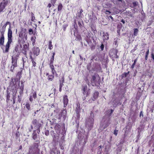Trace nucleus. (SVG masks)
Returning a JSON list of instances; mask_svg holds the SVG:
<instances>
[{
  "label": "nucleus",
  "instance_id": "obj_9",
  "mask_svg": "<svg viewBox=\"0 0 154 154\" xmlns=\"http://www.w3.org/2000/svg\"><path fill=\"white\" fill-rule=\"evenodd\" d=\"M29 50V44H25L23 45V47L22 49V53L27 58V52Z\"/></svg>",
  "mask_w": 154,
  "mask_h": 154
},
{
  "label": "nucleus",
  "instance_id": "obj_62",
  "mask_svg": "<svg viewBox=\"0 0 154 154\" xmlns=\"http://www.w3.org/2000/svg\"><path fill=\"white\" fill-rule=\"evenodd\" d=\"M23 91L22 90L20 91L19 92V93L20 94V95L22 96V94H23Z\"/></svg>",
  "mask_w": 154,
  "mask_h": 154
},
{
  "label": "nucleus",
  "instance_id": "obj_24",
  "mask_svg": "<svg viewBox=\"0 0 154 154\" xmlns=\"http://www.w3.org/2000/svg\"><path fill=\"white\" fill-rule=\"evenodd\" d=\"M31 60V62L32 64V67H35L36 66V59L35 57H34V58L30 59Z\"/></svg>",
  "mask_w": 154,
  "mask_h": 154
},
{
  "label": "nucleus",
  "instance_id": "obj_30",
  "mask_svg": "<svg viewBox=\"0 0 154 154\" xmlns=\"http://www.w3.org/2000/svg\"><path fill=\"white\" fill-rule=\"evenodd\" d=\"M54 58L51 57L50 60H49V65H53L54 61Z\"/></svg>",
  "mask_w": 154,
  "mask_h": 154
},
{
  "label": "nucleus",
  "instance_id": "obj_27",
  "mask_svg": "<svg viewBox=\"0 0 154 154\" xmlns=\"http://www.w3.org/2000/svg\"><path fill=\"white\" fill-rule=\"evenodd\" d=\"M32 138L34 140H35L37 138V134L36 130H34L32 134Z\"/></svg>",
  "mask_w": 154,
  "mask_h": 154
},
{
  "label": "nucleus",
  "instance_id": "obj_54",
  "mask_svg": "<svg viewBox=\"0 0 154 154\" xmlns=\"http://www.w3.org/2000/svg\"><path fill=\"white\" fill-rule=\"evenodd\" d=\"M60 85H59V87H62L64 85H63V83L62 82H59Z\"/></svg>",
  "mask_w": 154,
  "mask_h": 154
},
{
  "label": "nucleus",
  "instance_id": "obj_12",
  "mask_svg": "<svg viewBox=\"0 0 154 154\" xmlns=\"http://www.w3.org/2000/svg\"><path fill=\"white\" fill-rule=\"evenodd\" d=\"M13 56L19 57L20 55V52L19 50V48L18 45L15 48L14 50L13 51Z\"/></svg>",
  "mask_w": 154,
  "mask_h": 154
},
{
  "label": "nucleus",
  "instance_id": "obj_3",
  "mask_svg": "<svg viewBox=\"0 0 154 154\" xmlns=\"http://www.w3.org/2000/svg\"><path fill=\"white\" fill-rule=\"evenodd\" d=\"M19 57L12 56L11 58V65L10 67V70L11 71L13 72L14 68L17 66V60Z\"/></svg>",
  "mask_w": 154,
  "mask_h": 154
},
{
  "label": "nucleus",
  "instance_id": "obj_11",
  "mask_svg": "<svg viewBox=\"0 0 154 154\" xmlns=\"http://www.w3.org/2000/svg\"><path fill=\"white\" fill-rule=\"evenodd\" d=\"M80 104L79 102H78L76 103V106L75 109V111L77 115V117L78 118H79L80 117Z\"/></svg>",
  "mask_w": 154,
  "mask_h": 154
},
{
  "label": "nucleus",
  "instance_id": "obj_60",
  "mask_svg": "<svg viewBox=\"0 0 154 154\" xmlns=\"http://www.w3.org/2000/svg\"><path fill=\"white\" fill-rule=\"evenodd\" d=\"M149 49H148L147 51L146 52L145 55H148L149 54Z\"/></svg>",
  "mask_w": 154,
  "mask_h": 154
},
{
  "label": "nucleus",
  "instance_id": "obj_5",
  "mask_svg": "<svg viewBox=\"0 0 154 154\" xmlns=\"http://www.w3.org/2000/svg\"><path fill=\"white\" fill-rule=\"evenodd\" d=\"M82 93L85 96L83 100H84L86 99L85 97H87L90 94V89H88L87 86L86 85H82L81 89Z\"/></svg>",
  "mask_w": 154,
  "mask_h": 154
},
{
  "label": "nucleus",
  "instance_id": "obj_25",
  "mask_svg": "<svg viewBox=\"0 0 154 154\" xmlns=\"http://www.w3.org/2000/svg\"><path fill=\"white\" fill-rule=\"evenodd\" d=\"M48 75V80L49 81H52L54 78V74L50 75H48V73H47L46 74V75Z\"/></svg>",
  "mask_w": 154,
  "mask_h": 154
},
{
  "label": "nucleus",
  "instance_id": "obj_6",
  "mask_svg": "<svg viewBox=\"0 0 154 154\" xmlns=\"http://www.w3.org/2000/svg\"><path fill=\"white\" fill-rule=\"evenodd\" d=\"M8 4V0H3L0 3V14L5 11V7Z\"/></svg>",
  "mask_w": 154,
  "mask_h": 154
},
{
  "label": "nucleus",
  "instance_id": "obj_18",
  "mask_svg": "<svg viewBox=\"0 0 154 154\" xmlns=\"http://www.w3.org/2000/svg\"><path fill=\"white\" fill-rule=\"evenodd\" d=\"M9 25L11 27V23L8 21H7L6 23L2 27L1 29H0V31L3 32H5V31L6 27L7 25Z\"/></svg>",
  "mask_w": 154,
  "mask_h": 154
},
{
  "label": "nucleus",
  "instance_id": "obj_33",
  "mask_svg": "<svg viewBox=\"0 0 154 154\" xmlns=\"http://www.w3.org/2000/svg\"><path fill=\"white\" fill-rule=\"evenodd\" d=\"M138 31V30L137 28L134 29V36H137V33Z\"/></svg>",
  "mask_w": 154,
  "mask_h": 154
},
{
  "label": "nucleus",
  "instance_id": "obj_61",
  "mask_svg": "<svg viewBox=\"0 0 154 154\" xmlns=\"http://www.w3.org/2000/svg\"><path fill=\"white\" fill-rule=\"evenodd\" d=\"M17 75H19L20 76L22 75V71H21L19 72H18Z\"/></svg>",
  "mask_w": 154,
  "mask_h": 154
},
{
  "label": "nucleus",
  "instance_id": "obj_16",
  "mask_svg": "<svg viewBox=\"0 0 154 154\" xmlns=\"http://www.w3.org/2000/svg\"><path fill=\"white\" fill-rule=\"evenodd\" d=\"M27 39V38H18V42L19 44H20V47L21 48L22 47V45L25 43Z\"/></svg>",
  "mask_w": 154,
  "mask_h": 154
},
{
  "label": "nucleus",
  "instance_id": "obj_48",
  "mask_svg": "<svg viewBox=\"0 0 154 154\" xmlns=\"http://www.w3.org/2000/svg\"><path fill=\"white\" fill-rule=\"evenodd\" d=\"M68 26V24H66L64 25H63V29L64 31H65L66 30V27Z\"/></svg>",
  "mask_w": 154,
  "mask_h": 154
},
{
  "label": "nucleus",
  "instance_id": "obj_22",
  "mask_svg": "<svg viewBox=\"0 0 154 154\" xmlns=\"http://www.w3.org/2000/svg\"><path fill=\"white\" fill-rule=\"evenodd\" d=\"M99 92L98 91L95 92L93 94V96L92 97V99L93 101L95 100L98 97L99 95Z\"/></svg>",
  "mask_w": 154,
  "mask_h": 154
},
{
  "label": "nucleus",
  "instance_id": "obj_59",
  "mask_svg": "<svg viewBox=\"0 0 154 154\" xmlns=\"http://www.w3.org/2000/svg\"><path fill=\"white\" fill-rule=\"evenodd\" d=\"M52 5L51 4L49 3L48 4V5L47 7L48 8H50L51 7Z\"/></svg>",
  "mask_w": 154,
  "mask_h": 154
},
{
  "label": "nucleus",
  "instance_id": "obj_64",
  "mask_svg": "<svg viewBox=\"0 0 154 154\" xmlns=\"http://www.w3.org/2000/svg\"><path fill=\"white\" fill-rule=\"evenodd\" d=\"M151 57L153 60H154V54L153 53L151 54Z\"/></svg>",
  "mask_w": 154,
  "mask_h": 154
},
{
  "label": "nucleus",
  "instance_id": "obj_35",
  "mask_svg": "<svg viewBox=\"0 0 154 154\" xmlns=\"http://www.w3.org/2000/svg\"><path fill=\"white\" fill-rule=\"evenodd\" d=\"M129 72H124L123 74H122V78H124L126 77L129 74Z\"/></svg>",
  "mask_w": 154,
  "mask_h": 154
},
{
  "label": "nucleus",
  "instance_id": "obj_51",
  "mask_svg": "<svg viewBox=\"0 0 154 154\" xmlns=\"http://www.w3.org/2000/svg\"><path fill=\"white\" fill-rule=\"evenodd\" d=\"M118 130H117L116 129L115 130H114V134L116 136H117V134H118Z\"/></svg>",
  "mask_w": 154,
  "mask_h": 154
},
{
  "label": "nucleus",
  "instance_id": "obj_21",
  "mask_svg": "<svg viewBox=\"0 0 154 154\" xmlns=\"http://www.w3.org/2000/svg\"><path fill=\"white\" fill-rule=\"evenodd\" d=\"M61 126L59 124L57 123L54 127V129L57 133H60Z\"/></svg>",
  "mask_w": 154,
  "mask_h": 154
},
{
  "label": "nucleus",
  "instance_id": "obj_32",
  "mask_svg": "<svg viewBox=\"0 0 154 154\" xmlns=\"http://www.w3.org/2000/svg\"><path fill=\"white\" fill-rule=\"evenodd\" d=\"M83 12V10L82 8H80V11L79 12L78 17L79 18L82 17V13Z\"/></svg>",
  "mask_w": 154,
  "mask_h": 154
},
{
  "label": "nucleus",
  "instance_id": "obj_15",
  "mask_svg": "<svg viewBox=\"0 0 154 154\" xmlns=\"http://www.w3.org/2000/svg\"><path fill=\"white\" fill-rule=\"evenodd\" d=\"M63 107H66L67 106L69 100L68 98V97L67 95H65L63 96Z\"/></svg>",
  "mask_w": 154,
  "mask_h": 154
},
{
  "label": "nucleus",
  "instance_id": "obj_50",
  "mask_svg": "<svg viewBox=\"0 0 154 154\" xmlns=\"http://www.w3.org/2000/svg\"><path fill=\"white\" fill-rule=\"evenodd\" d=\"M41 125V124H39L38 125V127L37 128V130L38 131L37 132V133L38 134H39V133L40 132V127Z\"/></svg>",
  "mask_w": 154,
  "mask_h": 154
},
{
  "label": "nucleus",
  "instance_id": "obj_57",
  "mask_svg": "<svg viewBox=\"0 0 154 154\" xmlns=\"http://www.w3.org/2000/svg\"><path fill=\"white\" fill-rule=\"evenodd\" d=\"M20 89L21 90V91H23L24 89V85H23L22 86H21L20 88Z\"/></svg>",
  "mask_w": 154,
  "mask_h": 154
},
{
  "label": "nucleus",
  "instance_id": "obj_49",
  "mask_svg": "<svg viewBox=\"0 0 154 154\" xmlns=\"http://www.w3.org/2000/svg\"><path fill=\"white\" fill-rule=\"evenodd\" d=\"M45 134L47 136H48L49 135V133L48 130H47L45 131Z\"/></svg>",
  "mask_w": 154,
  "mask_h": 154
},
{
  "label": "nucleus",
  "instance_id": "obj_42",
  "mask_svg": "<svg viewBox=\"0 0 154 154\" xmlns=\"http://www.w3.org/2000/svg\"><path fill=\"white\" fill-rule=\"evenodd\" d=\"M33 53V52L30 51L29 53V56L30 59H32V58H33L34 57H33L32 56Z\"/></svg>",
  "mask_w": 154,
  "mask_h": 154
},
{
  "label": "nucleus",
  "instance_id": "obj_56",
  "mask_svg": "<svg viewBox=\"0 0 154 154\" xmlns=\"http://www.w3.org/2000/svg\"><path fill=\"white\" fill-rule=\"evenodd\" d=\"M105 13L106 14H109L111 13V12L109 11L106 10V11Z\"/></svg>",
  "mask_w": 154,
  "mask_h": 154
},
{
  "label": "nucleus",
  "instance_id": "obj_34",
  "mask_svg": "<svg viewBox=\"0 0 154 154\" xmlns=\"http://www.w3.org/2000/svg\"><path fill=\"white\" fill-rule=\"evenodd\" d=\"M137 59H136L134 60V63L132 64V65L131 66V68L133 69L134 68V66H135V64H136V62H137Z\"/></svg>",
  "mask_w": 154,
  "mask_h": 154
},
{
  "label": "nucleus",
  "instance_id": "obj_13",
  "mask_svg": "<svg viewBox=\"0 0 154 154\" xmlns=\"http://www.w3.org/2000/svg\"><path fill=\"white\" fill-rule=\"evenodd\" d=\"M1 35L0 36V46H3L4 45L5 42V32L2 31H0Z\"/></svg>",
  "mask_w": 154,
  "mask_h": 154
},
{
  "label": "nucleus",
  "instance_id": "obj_2",
  "mask_svg": "<svg viewBox=\"0 0 154 154\" xmlns=\"http://www.w3.org/2000/svg\"><path fill=\"white\" fill-rule=\"evenodd\" d=\"M39 143H34L33 145L31 146L29 148V152L32 154H38L40 152L39 148Z\"/></svg>",
  "mask_w": 154,
  "mask_h": 154
},
{
  "label": "nucleus",
  "instance_id": "obj_26",
  "mask_svg": "<svg viewBox=\"0 0 154 154\" xmlns=\"http://www.w3.org/2000/svg\"><path fill=\"white\" fill-rule=\"evenodd\" d=\"M6 91V101L8 102L10 100L11 93L8 90H7Z\"/></svg>",
  "mask_w": 154,
  "mask_h": 154
},
{
  "label": "nucleus",
  "instance_id": "obj_4",
  "mask_svg": "<svg viewBox=\"0 0 154 154\" xmlns=\"http://www.w3.org/2000/svg\"><path fill=\"white\" fill-rule=\"evenodd\" d=\"M118 52V50L116 49L113 48L110 51L109 53V55L113 61H114V58H119V56L117 55Z\"/></svg>",
  "mask_w": 154,
  "mask_h": 154
},
{
  "label": "nucleus",
  "instance_id": "obj_43",
  "mask_svg": "<svg viewBox=\"0 0 154 154\" xmlns=\"http://www.w3.org/2000/svg\"><path fill=\"white\" fill-rule=\"evenodd\" d=\"M29 35H32L33 33V30H32V29H30L29 30Z\"/></svg>",
  "mask_w": 154,
  "mask_h": 154
},
{
  "label": "nucleus",
  "instance_id": "obj_8",
  "mask_svg": "<svg viewBox=\"0 0 154 154\" xmlns=\"http://www.w3.org/2000/svg\"><path fill=\"white\" fill-rule=\"evenodd\" d=\"M66 114L67 111L66 109H63L61 110V111L59 114L58 119L59 120H60L61 118L62 117L63 119L65 120L66 117Z\"/></svg>",
  "mask_w": 154,
  "mask_h": 154
},
{
  "label": "nucleus",
  "instance_id": "obj_63",
  "mask_svg": "<svg viewBox=\"0 0 154 154\" xmlns=\"http://www.w3.org/2000/svg\"><path fill=\"white\" fill-rule=\"evenodd\" d=\"M109 18H110L111 20H112V22L113 20V17L111 16H110L109 17H108Z\"/></svg>",
  "mask_w": 154,
  "mask_h": 154
},
{
  "label": "nucleus",
  "instance_id": "obj_17",
  "mask_svg": "<svg viewBox=\"0 0 154 154\" xmlns=\"http://www.w3.org/2000/svg\"><path fill=\"white\" fill-rule=\"evenodd\" d=\"M110 120L109 119H107L104 121V123L102 125L103 126V129H104L106 128L110 124Z\"/></svg>",
  "mask_w": 154,
  "mask_h": 154
},
{
  "label": "nucleus",
  "instance_id": "obj_28",
  "mask_svg": "<svg viewBox=\"0 0 154 154\" xmlns=\"http://www.w3.org/2000/svg\"><path fill=\"white\" fill-rule=\"evenodd\" d=\"M50 67V68L52 74H55L56 73V71L55 70L54 66L53 65H49Z\"/></svg>",
  "mask_w": 154,
  "mask_h": 154
},
{
  "label": "nucleus",
  "instance_id": "obj_36",
  "mask_svg": "<svg viewBox=\"0 0 154 154\" xmlns=\"http://www.w3.org/2000/svg\"><path fill=\"white\" fill-rule=\"evenodd\" d=\"M38 122V120L35 119H33L32 122V124L34 125H37V124Z\"/></svg>",
  "mask_w": 154,
  "mask_h": 154
},
{
  "label": "nucleus",
  "instance_id": "obj_38",
  "mask_svg": "<svg viewBox=\"0 0 154 154\" xmlns=\"http://www.w3.org/2000/svg\"><path fill=\"white\" fill-rule=\"evenodd\" d=\"M22 96H21V95H18V102L19 103H20L22 100Z\"/></svg>",
  "mask_w": 154,
  "mask_h": 154
},
{
  "label": "nucleus",
  "instance_id": "obj_23",
  "mask_svg": "<svg viewBox=\"0 0 154 154\" xmlns=\"http://www.w3.org/2000/svg\"><path fill=\"white\" fill-rule=\"evenodd\" d=\"M147 72L148 73H149V70H147L146 71L145 73L142 74L141 75V77L145 78L147 75H148L149 78L151 77L152 74L151 73L148 74H147Z\"/></svg>",
  "mask_w": 154,
  "mask_h": 154
},
{
  "label": "nucleus",
  "instance_id": "obj_31",
  "mask_svg": "<svg viewBox=\"0 0 154 154\" xmlns=\"http://www.w3.org/2000/svg\"><path fill=\"white\" fill-rule=\"evenodd\" d=\"M63 6L62 4L61 3H59L58 6V11H61L63 8Z\"/></svg>",
  "mask_w": 154,
  "mask_h": 154
},
{
  "label": "nucleus",
  "instance_id": "obj_55",
  "mask_svg": "<svg viewBox=\"0 0 154 154\" xmlns=\"http://www.w3.org/2000/svg\"><path fill=\"white\" fill-rule=\"evenodd\" d=\"M78 25L81 28L82 26V24L80 21L78 22Z\"/></svg>",
  "mask_w": 154,
  "mask_h": 154
},
{
  "label": "nucleus",
  "instance_id": "obj_41",
  "mask_svg": "<svg viewBox=\"0 0 154 154\" xmlns=\"http://www.w3.org/2000/svg\"><path fill=\"white\" fill-rule=\"evenodd\" d=\"M59 82L64 83V78L63 75L61 79L60 80Z\"/></svg>",
  "mask_w": 154,
  "mask_h": 154
},
{
  "label": "nucleus",
  "instance_id": "obj_39",
  "mask_svg": "<svg viewBox=\"0 0 154 154\" xmlns=\"http://www.w3.org/2000/svg\"><path fill=\"white\" fill-rule=\"evenodd\" d=\"M57 0H51V2L53 6H55V4Z\"/></svg>",
  "mask_w": 154,
  "mask_h": 154
},
{
  "label": "nucleus",
  "instance_id": "obj_7",
  "mask_svg": "<svg viewBox=\"0 0 154 154\" xmlns=\"http://www.w3.org/2000/svg\"><path fill=\"white\" fill-rule=\"evenodd\" d=\"M99 77V75L97 73H94V75H92V79H91V83L93 86H96L97 82L96 80L97 78Z\"/></svg>",
  "mask_w": 154,
  "mask_h": 154
},
{
  "label": "nucleus",
  "instance_id": "obj_19",
  "mask_svg": "<svg viewBox=\"0 0 154 154\" xmlns=\"http://www.w3.org/2000/svg\"><path fill=\"white\" fill-rule=\"evenodd\" d=\"M103 39L104 42H105L106 40H108L109 38V35L108 33L105 32H103Z\"/></svg>",
  "mask_w": 154,
  "mask_h": 154
},
{
  "label": "nucleus",
  "instance_id": "obj_37",
  "mask_svg": "<svg viewBox=\"0 0 154 154\" xmlns=\"http://www.w3.org/2000/svg\"><path fill=\"white\" fill-rule=\"evenodd\" d=\"M26 107L28 110H29L30 109V104L28 103H26Z\"/></svg>",
  "mask_w": 154,
  "mask_h": 154
},
{
  "label": "nucleus",
  "instance_id": "obj_29",
  "mask_svg": "<svg viewBox=\"0 0 154 154\" xmlns=\"http://www.w3.org/2000/svg\"><path fill=\"white\" fill-rule=\"evenodd\" d=\"M52 43V41L50 40L49 41L48 43V48L50 50L52 49L53 48Z\"/></svg>",
  "mask_w": 154,
  "mask_h": 154
},
{
  "label": "nucleus",
  "instance_id": "obj_45",
  "mask_svg": "<svg viewBox=\"0 0 154 154\" xmlns=\"http://www.w3.org/2000/svg\"><path fill=\"white\" fill-rule=\"evenodd\" d=\"M13 100V104H14L15 103V101H16V97L15 95L12 98Z\"/></svg>",
  "mask_w": 154,
  "mask_h": 154
},
{
  "label": "nucleus",
  "instance_id": "obj_47",
  "mask_svg": "<svg viewBox=\"0 0 154 154\" xmlns=\"http://www.w3.org/2000/svg\"><path fill=\"white\" fill-rule=\"evenodd\" d=\"M20 136V134L19 132H17L16 134V139H18V137H19Z\"/></svg>",
  "mask_w": 154,
  "mask_h": 154
},
{
  "label": "nucleus",
  "instance_id": "obj_1",
  "mask_svg": "<svg viewBox=\"0 0 154 154\" xmlns=\"http://www.w3.org/2000/svg\"><path fill=\"white\" fill-rule=\"evenodd\" d=\"M12 32L11 29V27H9L8 29V42L5 45V50H3L4 53H8L9 51V50L10 46V45L12 42Z\"/></svg>",
  "mask_w": 154,
  "mask_h": 154
},
{
  "label": "nucleus",
  "instance_id": "obj_10",
  "mask_svg": "<svg viewBox=\"0 0 154 154\" xmlns=\"http://www.w3.org/2000/svg\"><path fill=\"white\" fill-rule=\"evenodd\" d=\"M37 93L35 91L32 90L30 94L29 97V100L30 102L32 103L33 100V99H35L36 98Z\"/></svg>",
  "mask_w": 154,
  "mask_h": 154
},
{
  "label": "nucleus",
  "instance_id": "obj_52",
  "mask_svg": "<svg viewBox=\"0 0 154 154\" xmlns=\"http://www.w3.org/2000/svg\"><path fill=\"white\" fill-rule=\"evenodd\" d=\"M137 45H136L135 46V47L134 49V50H132L131 51V52H133L134 51H135L137 49Z\"/></svg>",
  "mask_w": 154,
  "mask_h": 154
},
{
  "label": "nucleus",
  "instance_id": "obj_58",
  "mask_svg": "<svg viewBox=\"0 0 154 154\" xmlns=\"http://www.w3.org/2000/svg\"><path fill=\"white\" fill-rule=\"evenodd\" d=\"M54 152V154H60V151L59 150H57V151L56 153L55 152Z\"/></svg>",
  "mask_w": 154,
  "mask_h": 154
},
{
  "label": "nucleus",
  "instance_id": "obj_40",
  "mask_svg": "<svg viewBox=\"0 0 154 154\" xmlns=\"http://www.w3.org/2000/svg\"><path fill=\"white\" fill-rule=\"evenodd\" d=\"M31 40L32 42V44L33 46L35 42V39L34 38V37H32L31 38Z\"/></svg>",
  "mask_w": 154,
  "mask_h": 154
},
{
  "label": "nucleus",
  "instance_id": "obj_53",
  "mask_svg": "<svg viewBox=\"0 0 154 154\" xmlns=\"http://www.w3.org/2000/svg\"><path fill=\"white\" fill-rule=\"evenodd\" d=\"M100 48L102 51H103V50L104 48V45L103 44H102L100 46Z\"/></svg>",
  "mask_w": 154,
  "mask_h": 154
},
{
  "label": "nucleus",
  "instance_id": "obj_20",
  "mask_svg": "<svg viewBox=\"0 0 154 154\" xmlns=\"http://www.w3.org/2000/svg\"><path fill=\"white\" fill-rule=\"evenodd\" d=\"M27 38V35L23 31H21L19 34V38Z\"/></svg>",
  "mask_w": 154,
  "mask_h": 154
},
{
  "label": "nucleus",
  "instance_id": "obj_14",
  "mask_svg": "<svg viewBox=\"0 0 154 154\" xmlns=\"http://www.w3.org/2000/svg\"><path fill=\"white\" fill-rule=\"evenodd\" d=\"M32 51L34 56H38L40 53V49L38 47H34L33 48Z\"/></svg>",
  "mask_w": 154,
  "mask_h": 154
},
{
  "label": "nucleus",
  "instance_id": "obj_44",
  "mask_svg": "<svg viewBox=\"0 0 154 154\" xmlns=\"http://www.w3.org/2000/svg\"><path fill=\"white\" fill-rule=\"evenodd\" d=\"M133 6L131 7H133L135 8V7L137 5V2H134L133 3Z\"/></svg>",
  "mask_w": 154,
  "mask_h": 154
},
{
  "label": "nucleus",
  "instance_id": "obj_46",
  "mask_svg": "<svg viewBox=\"0 0 154 154\" xmlns=\"http://www.w3.org/2000/svg\"><path fill=\"white\" fill-rule=\"evenodd\" d=\"M32 15V18H31V20L32 21H34V20L35 19V17L34 16V14L32 13H31Z\"/></svg>",
  "mask_w": 154,
  "mask_h": 154
}]
</instances>
